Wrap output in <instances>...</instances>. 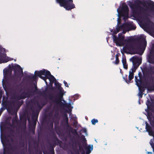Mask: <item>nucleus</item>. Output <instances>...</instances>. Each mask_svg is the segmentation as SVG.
Here are the masks:
<instances>
[{
	"label": "nucleus",
	"mask_w": 154,
	"mask_h": 154,
	"mask_svg": "<svg viewBox=\"0 0 154 154\" xmlns=\"http://www.w3.org/2000/svg\"><path fill=\"white\" fill-rule=\"evenodd\" d=\"M130 60L132 62L133 66L132 67H134L136 69L141 63V58L136 56L132 57L130 59Z\"/></svg>",
	"instance_id": "7"
},
{
	"label": "nucleus",
	"mask_w": 154,
	"mask_h": 154,
	"mask_svg": "<svg viewBox=\"0 0 154 154\" xmlns=\"http://www.w3.org/2000/svg\"><path fill=\"white\" fill-rule=\"evenodd\" d=\"M143 38H145V37L143 35ZM146 45V40L144 39L140 46V48L142 49L143 50H144Z\"/></svg>",
	"instance_id": "11"
},
{
	"label": "nucleus",
	"mask_w": 154,
	"mask_h": 154,
	"mask_svg": "<svg viewBox=\"0 0 154 154\" xmlns=\"http://www.w3.org/2000/svg\"><path fill=\"white\" fill-rule=\"evenodd\" d=\"M136 69V68H135L134 67H132L131 69L129 71L128 76L129 81H131L133 78L134 73Z\"/></svg>",
	"instance_id": "9"
},
{
	"label": "nucleus",
	"mask_w": 154,
	"mask_h": 154,
	"mask_svg": "<svg viewBox=\"0 0 154 154\" xmlns=\"http://www.w3.org/2000/svg\"><path fill=\"white\" fill-rule=\"evenodd\" d=\"M146 131L148 132L149 134V135L152 136L153 135V134L152 132L151 131L150 128L147 125V124H146Z\"/></svg>",
	"instance_id": "13"
},
{
	"label": "nucleus",
	"mask_w": 154,
	"mask_h": 154,
	"mask_svg": "<svg viewBox=\"0 0 154 154\" xmlns=\"http://www.w3.org/2000/svg\"><path fill=\"white\" fill-rule=\"evenodd\" d=\"M138 96L140 98H141L142 97V94L141 92H139L138 94Z\"/></svg>",
	"instance_id": "18"
},
{
	"label": "nucleus",
	"mask_w": 154,
	"mask_h": 154,
	"mask_svg": "<svg viewBox=\"0 0 154 154\" xmlns=\"http://www.w3.org/2000/svg\"><path fill=\"white\" fill-rule=\"evenodd\" d=\"M1 92L0 91V98H1Z\"/></svg>",
	"instance_id": "22"
},
{
	"label": "nucleus",
	"mask_w": 154,
	"mask_h": 154,
	"mask_svg": "<svg viewBox=\"0 0 154 154\" xmlns=\"http://www.w3.org/2000/svg\"><path fill=\"white\" fill-rule=\"evenodd\" d=\"M98 120L97 119H93L91 120V122L93 125H95L98 122Z\"/></svg>",
	"instance_id": "16"
},
{
	"label": "nucleus",
	"mask_w": 154,
	"mask_h": 154,
	"mask_svg": "<svg viewBox=\"0 0 154 154\" xmlns=\"http://www.w3.org/2000/svg\"><path fill=\"white\" fill-rule=\"evenodd\" d=\"M7 71L6 69H4L3 70V73L4 76H6L7 75Z\"/></svg>",
	"instance_id": "17"
},
{
	"label": "nucleus",
	"mask_w": 154,
	"mask_h": 154,
	"mask_svg": "<svg viewBox=\"0 0 154 154\" xmlns=\"http://www.w3.org/2000/svg\"><path fill=\"white\" fill-rule=\"evenodd\" d=\"M85 149L86 151V154H89L93 150V146L92 145H90L88 146H86Z\"/></svg>",
	"instance_id": "10"
},
{
	"label": "nucleus",
	"mask_w": 154,
	"mask_h": 154,
	"mask_svg": "<svg viewBox=\"0 0 154 154\" xmlns=\"http://www.w3.org/2000/svg\"><path fill=\"white\" fill-rule=\"evenodd\" d=\"M111 32H112V31H111Z\"/></svg>",
	"instance_id": "27"
},
{
	"label": "nucleus",
	"mask_w": 154,
	"mask_h": 154,
	"mask_svg": "<svg viewBox=\"0 0 154 154\" xmlns=\"http://www.w3.org/2000/svg\"><path fill=\"white\" fill-rule=\"evenodd\" d=\"M137 44H132L130 48V50H136L137 49Z\"/></svg>",
	"instance_id": "14"
},
{
	"label": "nucleus",
	"mask_w": 154,
	"mask_h": 154,
	"mask_svg": "<svg viewBox=\"0 0 154 154\" xmlns=\"http://www.w3.org/2000/svg\"><path fill=\"white\" fill-rule=\"evenodd\" d=\"M118 63H119V60H118V58L116 57V60L115 62V63L116 64H118Z\"/></svg>",
	"instance_id": "20"
},
{
	"label": "nucleus",
	"mask_w": 154,
	"mask_h": 154,
	"mask_svg": "<svg viewBox=\"0 0 154 154\" xmlns=\"http://www.w3.org/2000/svg\"><path fill=\"white\" fill-rule=\"evenodd\" d=\"M150 143L153 149L154 147V139L151 140L150 142Z\"/></svg>",
	"instance_id": "15"
},
{
	"label": "nucleus",
	"mask_w": 154,
	"mask_h": 154,
	"mask_svg": "<svg viewBox=\"0 0 154 154\" xmlns=\"http://www.w3.org/2000/svg\"><path fill=\"white\" fill-rule=\"evenodd\" d=\"M82 154H85V152H83L82 153Z\"/></svg>",
	"instance_id": "24"
},
{
	"label": "nucleus",
	"mask_w": 154,
	"mask_h": 154,
	"mask_svg": "<svg viewBox=\"0 0 154 154\" xmlns=\"http://www.w3.org/2000/svg\"><path fill=\"white\" fill-rule=\"evenodd\" d=\"M125 81H126V82L127 83H128V82H127V80H125Z\"/></svg>",
	"instance_id": "25"
},
{
	"label": "nucleus",
	"mask_w": 154,
	"mask_h": 154,
	"mask_svg": "<svg viewBox=\"0 0 154 154\" xmlns=\"http://www.w3.org/2000/svg\"><path fill=\"white\" fill-rule=\"evenodd\" d=\"M149 103V101H147V102L146 103V104L147 106L148 107V103Z\"/></svg>",
	"instance_id": "21"
},
{
	"label": "nucleus",
	"mask_w": 154,
	"mask_h": 154,
	"mask_svg": "<svg viewBox=\"0 0 154 154\" xmlns=\"http://www.w3.org/2000/svg\"><path fill=\"white\" fill-rule=\"evenodd\" d=\"M13 67L15 69V72H18L19 74L23 73V69L20 66L17 64H15Z\"/></svg>",
	"instance_id": "8"
},
{
	"label": "nucleus",
	"mask_w": 154,
	"mask_h": 154,
	"mask_svg": "<svg viewBox=\"0 0 154 154\" xmlns=\"http://www.w3.org/2000/svg\"><path fill=\"white\" fill-rule=\"evenodd\" d=\"M147 153L148 154H149V153L152 154V153L151 152H147Z\"/></svg>",
	"instance_id": "23"
},
{
	"label": "nucleus",
	"mask_w": 154,
	"mask_h": 154,
	"mask_svg": "<svg viewBox=\"0 0 154 154\" xmlns=\"http://www.w3.org/2000/svg\"><path fill=\"white\" fill-rule=\"evenodd\" d=\"M60 6L63 7L67 10H70L75 8L72 0H56Z\"/></svg>",
	"instance_id": "3"
},
{
	"label": "nucleus",
	"mask_w": 154,
	"mask_h": 154,
	"mask_svg": "<svg viewBox=\"0 0 154 154\" xmlns=\"http://www.w3.org/2000/svg\"><path fill=\"white\" fill-rule=\"evenodd\" d=\"M149 62L150 63H151V62L149 60Z\"/></svg>",
	"instance_id": "26"
},
{
	"label": "nucleus",
	"mask_w": 154,
	"mask_h": 154,
	"mask_svg": "<svg viewBox=\"0 0 154 154\" xmlns=\"http://www.w3.org/2000/svg\"><path fill=\"white\" fill-rule=\"evenodd\" d=\"M118 12L117 18L118 26L116 27V31L113 32V33L116 34L121 29L122 30V32L124 34L127 31H128L132 29H134L136 28L135 26H133V28H131L132 25L131 23H127L122 25L121 27L119 26L120 23V17H123V19L125 20L128 18V6L125 3H123L122 5V7L120 6L117 9Z\"/></svg>",
	"instance_id": "1"
},
{
	"label": "nucleus",
	"mask_w": 154,
	"mask_h": 154,
	"mask_svg": "<svg viewBox=\"0 0 154 154\" xmlns=\"http://www.w3.org/2000/svg\"><path fill=\"white\" fill-rule=\"evenodd\" d=\"M143 0H131L128 2L127 3L128 5L132 9V11L133 12V17H136L135 14L139 12L141 10L139 9V8H137L135 9H133L132 6V3H134L136 5H138L141 4Z\"/></svg>",
	"instance_id": "6"
},
{
	"label": "nucleus",
	"mask_w": 154,
	"mask_h": 154,
	"mask_svg": "<svg viewBox=\"0 0 154 154\" xmlns=\"http://www.w3.org/2000/svg\"><path fill=\"white\" fill-rule=\"evenodd\" d=\"M113 39L114 42L117 46H122L129 43L128 40L124 39V36L122 34H119L118 37L117 38L115 35L113 36Z\"/></svg>",
	"instance_id": "4"
},
{
	"label": "nucleus",
	"mask_w": 154,
	"mask_h": 154,
	"mask_svg": "<svg viewBox=\"0 0 154 154\" xmlns=\"http://www.w3.org/2000/svg\"><path fill=\"white\" fill-rule=\"evenodd\" d=\"M35 73L36 76H38L40 78L43 79L45 81L46 85L48 84L46 81V79H49L50 82L52 83L55 82V85L57 84L58 88L60 90L59 93L60 96V100L61 101H62L63 96L65 93L64 91L61 88V84L57 82L56 79L53 76L51 75L50 72L48 70L44 69L39 71H35Z\"/></svg>",
	"instance_id": "2"
},
{
	"label": "nucleus",
	"mask_w": 154,
	"mask_h": 154,
	"mask_svg": "<svg viewBox=\"0 0 154 154\" xmlns=\"http://www.w3.org/2000/svg\"><path fill=\"white\" fill-rule=\"evenodd\" d=\"M63 83L64 84L65 86L67 87H68V85L66 81H64Z\"/></svg>",
	"instance_id": "19"
},
{
	"label": "nucleus",
	"mask_w": 154,
	"mask_h": 154,
	"mask_svg": "<svg viewBox=\"0 0 154 154\" xmlns=\"http://www.w3.org/2000/svg\"><path fill=\"white\" fill-rule=\"evenodd\" d=\"M7 52L6 50L0 45V63H6L12 60L11 58L6 57L5 55L2 54Z\"/></svg>",
	"instance_id": "5"
},
{
	"label": "nucleus",
	"mask_w": 154,
	"mask_h": 154,
	"mask_svg": "<svg viewBox=\"0 0 154 154\" xmlns=\"http://www.w3.org/2000/svg\"><path fill=\"white\" fill-rule=\"evenodd\" d=\"M123 67L125 69H128V65L126 63V61L125 59H123L122 60Z\"/></svg>",
	"instance_id": "12"
}]
</instances>
